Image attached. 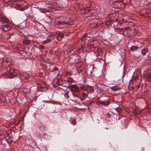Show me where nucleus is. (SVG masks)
Listing matches in <instances>:
<instances>
[{"mask_svg": "<svg viewBox=\"0 0 151 151\" xmlns=\"http://www.w3.org/2000/svg\"><path fill=\"white\" fill-rule=\"evenodd\" d=\"M121 88L119 87L118 86H115L111 88L112 91H116L121 89Z\"/></svg>", "mask_w": 151, "mask_h": 151, "instance_id": "nucleus-19", "label": "nucleus"}, {"mask_svg": "<svg viewBox=\"0 0 151 151\" xmlns=\"http://www.w3.org/2000/svg\"><path fill=\"white\" fill-rule=\"evenodd\" d=\"M8 21V20L6 18L0 14V25L4 24Z\"/></svg>", "mask_w": 151, "mask_h": 151, "instance_id": "nucleus-11", "label": "nucleus"}, {"mask_svg": "<svg viewBox=\"0 0 151 151\" xmlns=\"http://www.w3.org/2000/svg\"><path fill=\"white\" fill-rule=\"evenodd\" d=\"M68 74V73H67V74Z\"/></svg>", "mask_w": 151, "mask_h": 151, "instance_id": "nucleus-57", "label": "nucleus"}, {"mask_svg": "<svg viewBox=\"0 0 151 151\" xmlns=\"http://www.w3.org/2000/svg\"><path fill=\"white\" fill-rule=\"evenodd\" d=\"M68 92L67 91V92L66 93H65L64 94V96H65V97L67 98H69V96H68Z\"/></svg>", "mask_w": 151, "mask_h": 151, "instance_id": "nucleus-42", "label": "nucleus"}, {"mask_svg": "<svg viewBox=\"0 0 151 151\" xmlns=\"http://www.w3.org/2000/svg\"><path fill=\"white\" fill-rule=\"evenodd\" d=\"M115 109L116 111L119 113H120L122 111L121 108L119 107H116Z\"/></svg>", "mask_w": 151, "mask_h": 151, "instance_id": "nucleus-33", "label": "nucleus"}, {"mask_svg": "<svg viewBox=\"0 0 151 151\" xmlns=\"http://www.w3.org/2000/svg\"><path fill=\"white\" fill-rule=\"evenodd\" d=\"M92 24H94L93 25V26L94 27H97L99 26L100 25V24H99L98 23H96V22L95 23H92Z\"/></svg>", "mask_w": 151, "mask_h": 151, "instance_id": "nucleus-39", "label": "nucleus"}, {"mask_svg": "<svg viewBox=\"0 0 151 151\" xmlns=\"http://www.w3.org/2000/svg\"><path fill=\"white\" fill-rule=\"evenodd\" d=\"M69 76H70L71 75V73H69Z\"/></svg>", "mask_w": 151, "mask_h": 151, "instance_id": "nucleus-53", "label": "nucleus"}, {"mask_svg": "<svg viewBox=\"0 0 151 151\" xmlns=\"http://www.w3.org/2000/svg\"><path fill=\"white\" fill-rule=\"evenodd\" d=\"M86 92L87 93H88V91L90 93H92L94 92V90L93 87L91 86L88 85L87 86Z\"/></svg>", "mask_w": 151, "mask_h": 151, "instance_id": "nucleus-12", "label": "nucleus"}, {"mask_svg": "<svg viewBox=\"0 0 151 151\" xmlns=\"http://www.w3.org/2000/svg\"><path fill=\"white\" fill-rule=\"evenodd\" d=\"M39 48L40 49H44L45 48V47L42 45H40L39 46Z\"/></svg>", "mask_w": 151, "mask_h": 151, "instance_id": "nucleus-44", "label": "nucleus"}, {"mask_svg": "<svg viewBox=\"0 0 151 151\" xmlns=\"http://www.w3.org/2000/svg\"><path fill=\"white\" fill-rule=\"evenodd\" d=\"M117 16L114 13L110 17L111 20L112 21H115L116 20Z\"/></svg>", "mask_w": 151, "mask_h": 151, "instance_id": "nucleus-21", "label": "nucleus"}, {"mask_svg": "<svg viewBox=\"0 0 151 151\" xmlns=\"http://www.w3.org/2000/svg\"><path fill=\"white\" fill-rule=\"evenodd\" d=\"M6 102H7V101L5 96H2L0 98V105H3Z\"/></svg>", "mask_w": 151, "mask_h": 151, "instance_id": "nucleus-13", "label": "nucleus"}, {"mask_svg": "<svg viewBox=\"0 0 151 151\" xmlns=\"http://www.w3.org/2000/svg\"><path fill=\"white\" fill-rule=\"evenodd\" d=\"M140 83H139L137 85H136V88H137V89H138L140 87Z\"/></svg>", "mask_w": 151, "mask_h": 151, "instance_id": "nucleus-47", "label": "nucleus"}, {"mask_svg": "<svg viewBox=\"0 0 151 151\" xmlns=\"http://www.w3.org/2000/svg\"><path fill=\"white\" fill-rule=\"evenodd\" d=\"M120 119V117H119V118H118V119Z\"/></svg>", "mask_w": 151, "mask_h": 151, "instance_id": "nucleus-55", "label": "nucleus"}, {"mask_svg": "<svg viewBox=\"0 0 151 151\" xmlns=\"http://www.w3.org/2000/svg\"><path fill=\"white\" fill-rule=\"evenodd\" d=\"M124 121L125 120H124V121L122 123V125H120V127L122 129H124L126 127Z\"/></svg>", "mask_w": 151, "mask_h": 151, "instance_id": "nucleus-25", "label": "nucleus"}, {"mask_svg": "<svg viewBox=\"0 0 151 151\" xmlns=\"http://www.w3.org/2000/svg\"><path fill=\"white\" fill-rule=\"evenodd\" d=\"M7 70L6 75L8 77L12 78L15 76H17L20 81H22L21 78L19 77V72L17 70L11 68L10 67H7Z\"/></svg>", "mask_w": 151, "mask_h": 151, "instance_id": "nucleus-1", "label": "nucleus"}, {"mask_svg": "<svg viewBox=\"0 0 151 151\" xmlns=\"http://www.w3.org/2000/svg\"><path fill=\"white\" fill-rule=\"evenodd\" d=\"M134 113L135 114V115H137V114H139L140 113V111H138V112H137L136 111V110H135L134 112Z\"/></svg>", "mask_w": 151, "mask_h": 151, "instance_id": "nucleus-43", "label": "nucleus"}, {"mask_svg": "<svg viewBox=\"0 0 151 151\" xmlns=\"http://www.w3.org/2000/svg\"><path fill=\"white\" fill-rule=\"evenodd\" d=\"M48 7L51 8L52 9L53 8V7H52L51 5V6H48Z\"/></svg>", "mask_w": 151, "mask_h": 151, "instance_id": "nucleus-49", "label": "nucleus"}, {"mask_svg": "<svg viewBox=\"0 0 151 151\" xmlns=\"http://www.w3.org/2000/svg\"><path fill=\"white\" fill-rule=\"evenodd\" d=\"M99 103L100 104L107 106L110 103V102L109 100H106L105 101H99Z\"/></svg>", "mask_w": 151, "mask_h": 151, "instance_id": "nucleus-15", "label": "nucleus"}, {"mask_svg": "<svg viewBox=\"0 0 151 151\" xmlns=\"http://www.w3.org/2000/svg\"><path fill=\"white\" fill-rule=\"evenodd\" d=\"M93 47L94 46L93 45H91L88 46V48L89 49H92Z\"/></svg>", "mask_w": 151, "mask_h": 151, "instance_id": "nucleus-46", "label": "nucleus"}, {"mask_svg": "<svg viewBox=\"0 0 151 151\" xmlns=\"http://www.w3.org/2000/svg\"><path fill=\"white\" fill-rule=\"evenodd\" d=\"M12 28L11 24L8 21L3 25L2 29L4 31L7 32L10 30Z\"/></svg>", "mask_w": 151, "mask_h": 151, "instance_id": "nucleus-6", "label": "nucleus"}, {"mask_svg": "<svg viewBox=\"0 0 151 151\" xmlns=\"http://www.w3.org/2000/svg\"><path fill=\"white\" fill-rule=\"evenodd\" d=\"M137 48L138 49L141 48L142 47H143L144 43L143 42H142L138 41H137Z\"/></svg>", "mask_w": 151, "mask_h": 151, "instance_id": "nucleus-18", "label": "nucleus"}, {"mask_svg": "<svg viewBox=\"0 0 151 151\" xmlns=\"http://www.w3.org/2000/svg\"><path fill=\"white\" fill-rule=\"evenodd\" d=\"M74 81L72 78L71 77H69L68 78L66 81L68 83H71Z\"/></svg>", "mask_w": 151, "mask_h": 151, "instance_id": "nucleus-28", "label": "nucleus"}, {"mask_svg": "<svg viewBox=\"0 0 151 151\" xmlns=\"http://www.w3.org/2000/svg\"><path fill=\"white\" fill-rule=\"evenodd\" d=\"M19 27L21 29H23L25 27V25L24 24L21 23L19 25Z\"/></svg>", "mask_w": 151, "mask_h": 151, "instance_id": "nucleus-34", "label": "nucleus"}, {"mask_svg": "<svg viewBox=\"0 0 151 151\" xmlns=\"http://www.w3.org/2000/svg\"><path fill=\"white\" fill-rule=\"evenodd\" d=\"M147 111L149 114L151 115V105L147 106Z\"/></svg>", "mask_w": 151, "mask_h": 151, "instance_id": "nucleus-31", "label": "nucleus"}, {"mask_svg": "<svg viewBox=\"0 0 151 151\" xmlns=\"http://www.w3.org/2000/svg\"><path fill=\"white\" fill-rule=\"evenodd\" d=\"M76 121H74V123H75L73 124L74 125H75V124L76 123Z\"/></svg>", "mask_w": 151, "mask_h": 151, "instance_id": "nucleus-54", "label": "nucleus"}, {"mask_svg": "<svg viewBox=\"0 0 151 151\" xmlns=\"http://www.w3.org/2000/svg\"><path fill=\"white\" fill-rule=\"evenodd\" d=\"M36 128L37 131L39 132L40 135H45V134L44 132L47 130V128L45 125L42 123H40L36 126Z\"/></svg>", "mask_w": 151, "mask_h": 151, "instance_id": "nucleus-3", "label": "nucleus"}, {"mask_svg": "<svg viewBox=\"0 0 151 151\" xmlns=\"http://www.w3.org/2000/svg\"><path fill=\"white\" fill-rule=\"evenodd\" d=\"M91 10L89 8L84 9L82 10V11L83 12V13L84 14H87Z\"/></svg>", "mask_w": 151, "mask_h": 151, "instance_id": "nucleus-23", "label": "nucleus"}, {"mask_svg": "<svg viewBox=\"0 0 151 151\" xmlns=\"http://www.w3.org/2000/svg\"><path fill=\"white\" fill-rule=\"evenodd\" d=\"M144 78L147 81H151V71L146 70L144 73Z\"/></svg>", "mask_w": 151, "mask_h": 151, "instance_id": "nucleus-7", "label": "nucleus"}, {"mask_svg": "<svg viewBox=\"0 0 151 151\" xmlns=\"http://www.w3.org/2000/svg\"><path fill=\"white\" fill-rule=\"evenodd\" d=\"M124 27L121 28L119 29V32H121V34H122L123 35L124 32H123V31H124Z\"/></svg>", "mask_w": 151, "mask_h": 151, "instance_id": "nucleus-41", "label": "nucleus"}, {"mask_svg": "<svg viewBox=\"0 0 151 151\" xmlns=\"http://www.w3.org/2000/svg\"><path fill=\"white\" fill-rule=\"evenodd\" d=\"M145 12L148 17H149L148 15H150L151 14V12L149 10L146 9Z\"/></svg>", "mask_w": 151, "mask_h": 151, "instance_id": "nucleus-36", "label": "nucleus"}, {"mask_svg": "<svg viewBox=\"0 0 151 151\" xmlns=\"http://www.w3.org/2000/svg\"><path fill=\"white\" fill-rule=\"evenodd\" d=\"M82 91H83L84 92L86 91V92L87 91V87L86 88L84 86H81L80 87Z\"/></svg>", "mask_w": 151, "mask_h": 151, "instance_id": "nucleus-38", "label": "nucleus"}, {"mask_svg": "<svg viewBox=\"0 0 151 151\" xmlns=\"http://www.w3.org/2000/svg\"><path fill=\"white\" fill-rule=\"evenodd\" d=\"M71 91L77 93L79 92V88L76 85H72L70 86Z\"/></svg>", "mask_w": 151, "mask_h": 151, "instance_id": "nucleus-10", "label": "nucleus"}, {"mask_svg": "<svg viewBox=\"0 0 151 151\" xmlns=\"http://www.w3.org/2000/svg\"><path fill=\"white\" fill-rule=\"evenodd\" d=\"M18 7H20L19 9L21 11H24L26 9V7L24 5H19Z\"/></svg>", "mask_w": 151, "mask_h": 151, "instance_id": "nucleus-26", "label": "nucleus"}, {"mask_svg": "<svg viewBox=\"0 0 151 151\" xmlns=\"http://www.w3.org/2000/svg\"><path fill=\"white\" fill-rule=\"evenodd\" d=\"M62 38L63 37H56L57 40L58 41H61L62 39Z\"/></svg>", "mask_w": 151, "mask_h": 151, "instance_id": "nucleus-45", "label": "nucleus"}, {"mask_svg": "<svg viewBox=\"0 0 151 151\" xmlns=\"http://www.w3.org/2000/svg\"><path fill=\"white\" fill-rule=\"evenodd\" d=\"M100 49H97V50H96V51H97L98 52H99V50H100Z\"/></svg>", "mask_w": 151, "mask_h": 151, "instance_id": "nucleus-50", "label": "nucleus"}, {"mask_svg": "<svg viewBox=\"0 0 151 151\" xmlns=\"http://www.w3.org/2000/svg\"><path fill=\"white\" fill-rule=\"evenodd\" d=\"M137 47L136 46H132L130 48V50L131 51H134L138 49Z\"/></svg>", "mask_w": 151, "mask_h": 151, "instance_id": "nucleus-29", "label": "nucleus"}, {"mask_svg": "<svg viewBox=\"0 0 151 151\" xmlns=\"http://www.w3.org/2000/svg\"><path fill=\"white\" fill-rule=\"evenodd\" d=\"M106 129H108V128H106Z\"/></svg>", "mask_w": 151, "mask_h": 151, "instance_id": "nucleus-56", "label": "nucleus"}, {"mask_svg": "<svg viewBox=\"0 0 151 151\" xmlns=\"http://www.w3.org/2000/svg\"><path fill=\"white\" fill-rule=\"evenodd\" d=\"M124 31L123 32H124L123 35L127 36L130 34V28L129 26L127 27H124Z\"/></svg>", "mask_w": 151, "mask_h": 151, "instance_id": "nucleus-9", "label": "nucleus"}, {"mask_svg": "<svg viewBox=\"0 0 151 151\" xmlns=\"http://www.w3.org/2000/svg\"><path fill=\"white\" fill-rule=\"evenodd\" d=\"M55 36H57V37H64V35L61 32H56V34H55Z\"/></svg>", "mask_w": 151, "mask_h": 151, "instance_id": "nucleus-22", "label": "nucleus"}, {"mask_svg": "<svg viewBox=\"0 0 151 151\" xmlns=\"http://www.w3.org/2000/svg\"><path fill=\"white\" fill-rule=\"evenodd\" d=\"M59 21L57 22V24L58 25L65 24L72 25L73 22L70 18L67 17L61 16L59 17Z\"/></svg>", "mask_w": 151, "mask_h": 151, "instance_id": "nucleus-2", "label": "nucleus"}, {"mask_svg": "<svg viewBox=\"0 0 151 151\" xmlns=\"http://www.w3.org/2000/svg\"><path fill=\"white\" fill-rule=\"evenodd\" d=\"M51 41V40L50 39H48L44 41V42H43L42 43V44H46L47 43H48L49 42H50Z\"/></svg>", "mask_w": 151, "mask_h": 151, "instance_id": "nucleus-37", "label": "nucleus"}, {"mask_svg": "<svg viewBox=\"0 0 151 151\" xmlns=\"http://www.w3.org/2000/svg\"><path fill=\"white\" fill-rule=\"evenodd\" d=\"M2 142H1V140L0 139V144Z\"/></svg>", "mask_w": 151, "mask_h": 151, "instance_id": "nucleus-51", "label": "nucleus"}, {"mask_svg": "<svg viewBox=\"0 0 151 151\" xmlns=\"http://www.w3.org/2000/svg\"><path fill=\"white\" fill-rule=\"evenodd\" d=\"M22 41L23 43L26 45H28L30 43V40L27 38H25Z\"/></svg>", "mask_w": 151, "mask_h": 151, "instance_id": "nucleus-17", "label": "nucleus"}, {"mask_svg": "<svg viewBox=\"0 0 151 151\" xmlns=\"http://www.w3.org/2000/svg\"><path fill=\"white\" fill-rule=\"evenodd\" d=\"M111 4L112 7L114 8L121 9L124 7L123 3L121 1H115Z\"/></svg>", "mask_w": 151, "mask_h": 151, "instance_id": "nucleus-4", "label": "nucleus"}, {"mask_svg": "<svg viewBox=\"0 0 151 151\" xmlns=\"http://www.w3.org/2000/svg\"><path fill=\"white\" fill-rule=\"evenodd\" d=\"M58 68H57V67H55L54 68V69H53V70H54V71H58Z\"/></svg>", "mask_w": 151, "mask_h": 151, "instance_id": "nucleus-48", "label": "nucleus"}, {"mask_svg": "<svg viewBox=\"0 0 151 151\" xmlns=\"http://www.w3.org/2000/svg\"><path fill=\"white\" fill-rule=\"evenodd\" d=\"M15 0H4V2L5 4L8 3L9 2H14Z\"/></svg>", "mask_w": 151, "mask_h": 151, "instance_id": "nucleus-35", "label": "nucleus"}, {"mask_svg": "<svg viewBox=\"0 0 151 151\" xmlns=\"http://www.w3.org/2000/svg\"><path fill=\"white\" fill-rule=\"evenodd\" d=\"M88 97V95L87 93H82V95L81 97L80 98V99L81 100H84L85 98Z\"/></svg>", "mask_w": 151, "mask_h": 151, "instance_id": "nucleus-20", "label": "nucleus"}, {"mask_svg": "<svg viewBox=\"0 0 151 151\" xmlns=\"http://www.w3.org/2000/svg\"><path fill=\"white\" fill-rule=\"evenodd\" d=\"M148 51V49L147 48H145L143 49L141 53L143 55H145L147 52Z\"/></svg>", "mask_w": 151, "mask_h": 151, "instance_id": "nucleus-24", "label": "nucleus"}, {"mask_svg": "<svg viewBox=\"0 0 151 151\" xmlns=\"http://www.w3.org/2000/svg\"><path fill=\"white\" fill-rule=\"evenodd\" d=\"M11 35H12V33H7L5 35L6 38L7 39H10Z\"/></svg>", "mask_w": 151, "mask_h": 151, "instance_id": "nucleus-32", "label": "nucleus"}, {"mask_svg": "<svg viewBox=\"0 0 151 151\" xmlns=\"http://www.w3.org/2000/svg\"><path fill=\"white\" fill-rule=\"evenodd\" d=\"M143 95H144V97L145 96H147L148 95V92L147 91H145L144 93H142Z\"/></svg>", "mask_w": 151, "mask_h": 151, "instance_id": "nucleus-40", "label": "nucleus"}, {"mask_svg": "<svg viewBox=\"0 0 151 151\" xmlns=\"http://www.w3.org/2000/svg\"><path fill=\"white\" fill-rule=\"evenodd\" d=\"M9 59L8 58L6 59H5L4 61L3 65L6 66H7L8 65L7 67H9V65L11 63V62L9 61Z\"/></svg>", "mask_w": 151, "mask_h": 151, "instance_id": "nucleus-14", "label": "nucleus"}, {"mask_svg": "<svg viewBox=\"0 0 151 151\" xmlns=\"http://www.w3.org/2000/svg\"><path fill=\"white\" fill-rule=\"evenodd\" d=\"M15 49L18 51V52L22 54L25 53L24 46L20 44H18L15 47Z\"/></svg>", "mask_w": 151, "mask_h": 151, "instance_id": "nucleus-5", "label": "nucleus"}, {"mask_svg": "<svg viewBox=\"0 0 151 151\" xmlns=\"http://www.w3.org/2000/svg\"><path fill=\"white\" fill-rule=\"evenodd\" d=\"M108 117V118H110L111 117L112 118V117H116V119H117V116L115 114H114L111 111L109 112V113H108L106 115V117Z\"/></svg>", "mask_w": 151, "mask_h": 151, "instance_id": "nucleus-16", "label": "nucleus"}, {"mask_svg": "<svg viewBox=\"0 0 151 151\" xmlns=\"http://www.w3.org/2000/svg\"><path fill=\"white\" fill-rule=\"evenodd\" d=\"M144 98V95H143L142 93H139L137 96L138 99H142Z\"/></svg>", "mask_w": 151, "mask_h": 151, "instance_id": "nucleus-27", "label": "nucleus"}, {"mask_svg": "<svg viewBox=\"0 0 151 151\" xmlns=\"http://www.w3.org/2000/svg\"><path fill=\"white\" fill-rule=\"evenodd\" d=\"M91 14H90V15H88V17H91Z\"/></svg>", "mask_w": 151, "mask_h": 151, "instance_id": "nucleus-52", "label": "nucleus"}, {"mask_svg": "<svg viewBox=\"0 0 151 151\" xmlns=\"http://www.w3.org/2000/svg\"><path fill=\"white\" fill-rule=\"evenodd\" d=\"M87 35H88V34L87 33H85L83 35V36H82L81 37V40L82 41L86 37H87Z\"/></svg>", "mask_w": 151, "mask_h": 151, "instance_id": "nucleus-30", "label": "nucleus"}, {"mask_svg": "<svg viewBox=\"0 0 151 151\" xmlns=\"http://www.w3.org/2000/svg\"><path fill=\"white\" fill-rule=\"evenodd\" d=\"M25 142L27 144V145L26 146V147L27 146L29 147L30 148H32L35 144L31 139H27L25 140Z\"/></svg>", "mask_w": 151, "mask_h": 151, "instance_id": "nucleus-8", "label": "nucleus"}]
</instances>
